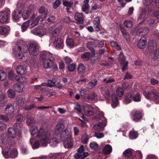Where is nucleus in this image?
Returning a JSON list of instances; mask_svg holds the SVG:
<instances>
[{"label":"nucleus","instance_id":"obj_1","mask_svg":"<svg viewBox=\"0 0 159 159\" xmlns=\"http://www.w3.org/2000/svg\"><path fill=\"white\" fill-rule=\"evenodd\" d=\"M30 132L32 135L37 134V137L41 139V144L42 146L47 145L51 137V133L49 131H45L43 126L38 129L35 126H31L30 128Z\"/></svg>","mask_w":159,"mask_h":159},{"label":"nucleus","instance_id":"obj_2","mask_svg":"<svg viewBox=\"0 0 159 159\" xmlns=\"http://www.w3.org/2000/svg\"><path fill=\"white\" fill-rule=\"evenodd\" d=\"M71 136V133L68 129L66 128L62 132L61 135V139L64 142L65 148H69L72 146Z\"/></svg>","mask_w":159,"mask_h":159},{"label":"nucleus","instance_id":"obj_3","mask_svg":"<svg viewBox=\"0 0 159 159\" xmlns=\"http://www.w3.org/2000/svg\"><path fill=\"white\" fill-rule=\"evenodd\" d=\"M143 93L145 97L147 98H153L155 100L157 103H159V93L156 90L152 89L150 90H146L143 91Z\"/></svg>","mask_w":159,"mask_h":159},{"label":"nucleus","instance_id":"obj_4","mask_svg":"<svg viewBox=\"0 0 159 159\" xmlns=\"http://www.w3.org/2000/svg\"><path fill=\"white\" fill-rule=\"evenodd\" d=\"M29 50L30 54L33 56L37 55L39 53L38 44L35 42L31 41L29 43Z\"/></svg>","mask_w":159,"mask_h":159},{"label":"nucleus","instance_id":"obj_5","mask_svg":"<svg viewBox=\"0 0 159 159\" xmlns=\"http://www.w3.org/2000/svg\"><path fill=\"white\" fill-rule=\"evenodd\" d=\"M10 13L9 11H0V23H6L10 19Z\"/></svg>","mask_w":159,"mask_h":159},{"label":"nucleus","instance_id":"obj_6","mask_svg":"<svg viewBox=\"0 0 159 159\" xmlns=\"http://www.w3.org/2000/svg\"><path fill=\"white\" fill-rule=\"evenodd\" d=\"M84 148L83 145H81L79 149L77 152L75 156V158L76 159H84L89 155L87 152H84Z\"/></svg>","mask_w":159,"mask_h":159},{"label":"nucleus","instance_id":"obj_7","mask_svg":"<svg viewBox=\"0 0 159 159\" xmlns=\"http://www.w3.org/2000/svg\"><path fill=\"white\" fill-rule=\"evenodd\" d=\"M31 33L34 35L41 37L47 33V30L44 28H36L31 31Z\"/></svg>","mask_w":159,"mask_h":159},{"label":"nucleus","instance_id":"obj_8","mask_svg":"<svg viewBox=\"0 0 159 159\" xmlns=\"http://www.w3.org/2000/svg\"><path fill=\"white\" fill-rule=\"evenodd\" d=\"M16 44L17 46L18 49L21 52L24 53L27 52L28 47L24 41L19 40L18 41Z\"/></svg>","mask_w":159,"mask_h":159},{"label":"nucleus","instance_id":"obj_9","mask_svg":"<svg viewBox=\"0 0 159 159\" xmlns=\"http://www.w3.org/2000/svg\"><path fill=\"white\" fill-rule=\"evenodd\" d=\"M0 139L1 142L3 145H7L11 144L10 139L6 134H1Z\"/></svg>","mask_w":159,"mask_h":159},{"label":"nucleus","instance_id":"obj_10","mask_svg":"<svg viewBox=\"0 0 159 159\" xmlns=\"http://www.w3.org/2000/svg\"><path fill=\"white\" fill-rule=\"evenodd\" d=\"M48 31L51 34L52 36L56 37L59 35L60 29L59 28H57L55 26L53 25L50 27L48 29Z\"/></svg>","mask_w":159,"mask_h":159},{"label":"nucleus","instance_id":"obj_11","mask_svg":"<svg viewBox=\"0 0 159 159\" xmlns=\"http://www.w3.org/2000/svg\"><path fill=\"white\" fill-rule=\"evenodd\" d=\"M53 44L54 47L57 49H62L63 47V41L60 38H57L55 39Z\"/></svg>","mask_w":159,"mask_h":159},{"label":"nucleus","instance_id":"obj_12","mask_svg":"<svg viewBox=\"0 0 159 159\" xmlns=\"http://www.w3.org/2000/svg\"><path fill=\"white\" fill-rule=\"evenodd\" d=\"M131 115L133 120L137 122L139 121L143 116V114L139 111H134Z\"/></svg>","mask_w":159,"mask_h":159},{"label":"nucleus","instance_id":"obj_13","mask_svg":"<svg viewBox=\"0 0 159 159\" xmlns=\"http://www.w3.org/2000/svg\"><path fill=\"white\" fill-rule=\"evenodd\" d=\"M16 70L18 74L24 75L27 72V66L25 64L20 65L16 68Z\"/></svg>","mask_w":159,"mask_h":159},{"label":"nucleus","instance_id":"obj_14","mask_svg":"<svg viewBox=\"0 0 159 159\" xmlns=\"http://www.w3.org/2000/svg\"><path fill=\"white\" fill-rule=\"evenodd\" d=\"M83 110L85 114L88 116L92 115L94 112L93 107L89 105L84 106L83 108Z\"/></svg>","mask_w":159,"mask_h":159},{"label":"nucleus","instance_id":"obj_15","mask_svg":"<svg viewBox=\"0 0 159 159\" xmlns=\"http://www.w3.org/2000/svg\"><path fill=\"white\" fill-rule=\"evenodd\" d=\"M64 127L63 122L62 120L59 121L57 124L55 130V133L57 134H59Z\"/></svg>","mask_w":159,"mask_h":159},{"label":"nucleus","instance_id":"obj_16","mask_svg":"<svg viewBox=\"0 0 159 159\" xmlns=\"http://www.w3.org/2000/svg\"><path fill=\"white\" fill-rule=\"evenodd\" d=\"M22 12L18 9H16L12 13V16L13 19L15 21L18 20L21 17Z\"/></svg>","mask_w":159,"mask_h":159},{"label":"nucleus","instance_id":"obj_17","mask_svg":"<svg viewBox=\"0 0 159 159\" xmlns=\"http://www.w3.org/2000/svg\"><path fill=\"white\" fill-rule=\"evenodd\" d=\"M53 61L49 58H46L43 60V65L45 69H49L52 65Z\"/></svg>","mask_w":159,"mask_h":159},{"label":"nucleus","instance_id":"obj_18","mask_svg":"<svg viewBox=\"0 0 159 159\" xmlns=\"http://www.w3.org/2000/svg\"><path fill=\"white\" fill-rule=\"evenodd\" d=\"M8 136L10 138L15 139L16 138V135H17L18 132L13 128L10 127L8 129Z\"/></svg>","mask_w":159,"mask_h":159},{"label":"nucleus","instance_id":"obj_19","mask_svg":"<svg viewBox=\"0 0 159 159\" xmlns=\"http://www.w3.org/2000/svg\"><path fill=\"white\" fill-rule=\"evenodd\" d=\"M75 18L78 24H82L84 22V17L81 13H76L75 15Z\"/></svg>","mask_w":159,"mask_h":159},{"label":"nucleus","instance_id":"obj_20","mask_svg":"<svg viewBox=\"0 0 159 159\" xmlns=\"http://www.w3.org/2000/svg\"><path fill=\"white\" fill-rule=\"evenodd\" d=\"M13 106L11 104L7 105L5 109V112L6 114L8 115H11L14 111Z\"/></svg>","mask_w":159,"mask_h":159},{"label":"nucleus","instance_id":"obj_21","mask_svg":"<svg viewBox=\"0 0 159 159\" xmlns=\"http://www.w3.org/2000/svg\"><path fill=\"white\" fill-rule=\"evenodd\" d=\"M100 23V18L99 17L97 16L95 17L93 21V24L95 30L97 31L100 30V29L99 26Z\"/></svg>","mask_w":159,"mask_h":159},{"label":"nucleus","instance_id":"obj_22","mask_svg":"<svg viewBox=\"0 0 159 159\" xmlns=\"http://www.w3.org/2000/svg\"><path fill=\"white\" fill-rule=\"evenodd\" d=\"M148 48L149 52H153L157 48V44L155 42L153 41H150L148 43Z\"/></svg>","mask_w":159,"mask_h":159},{"label":"nucleus","instance_id":"obj_23","mask_svg":"<svg viewBox=\"0 0 159 159\" xmlns=\"http://www.w3.org/2000/svg\"><path fill=\"white\" fill-rule=\"evenodd\" d=\"M44 19V18L42 17L41 16H38L34 21L32 22L30 25V28H32L34 27L38 24L39 20L42 21Z\"/></svg>","mask_w":159,"mask_h":159},{"label":"nucleus","instance_id":"obj_24","mask_svg":"<svg viewBox=\"0 0 159 159\" xmlns=\"http://www.w3.org/2000/svg\"><path fill=\"white\" fill-rule=\"evenodd\" d=\"M39 12L42 14L40 16L45 18L47 17V15L48 14V10L44 7H42L39 8Z\"/></svg>","mask_w":159,"mask_h":159},{"label":"nucleus","instance_id":"obj_25","mask_svg":"<svg viewBox=\"0 0 159 159\" xmlns=\"http://www.w3.org/2000/svg\"><path fill=\"white\" fill-rule=\"evenodd\" d=\"M147 42L144 37H142L138 43V46L140 48H144L146 46Z\"/></svg>","mask_w":159,"mask_h":159},{"label":"nucleus","instance_id":"obj_26","mask_svg":"<svg viewBox=\"0 0 159 159\" xmlns=\"http://www.w3.org/2000/svg\"><path fill=\"white\" fill-rule=\"evenodd\" d=\"M134 150L130 148H129L123 152V154L125 157H131L132 159L134 158L133 155Z\"/></svg>","mask_w":159,"mask_h":159},{"label":"nucleus","instance_id":"obj_27","mask_svg":"<svg viewBox=\"0 0 159 159\" xmlns=\"http://www.w3.org/2000/svg\"><path fill=\"white\" fill-rule=\"evenodd\" d=\"M32 11V10L31 8H28L27 10L24 11L22 15L23 18L25 20L28 18L31 14Z\"/></svg>","mask_w":159,"mask_h":159},{"label":"nucleus","instance_id":"obj_28","mask_svg":"<svg viewBox=\"0 0 159 159\" xmlns=\"http://www.w3.org/2000/svg\"><path fill=\"white\" fill-rule=\"evenodd\" d=\"M149 32V29L147 27H145L143 28H142L139 29L137 33V34H139L141 35L144 36L147 35Z\"/></svg>","mask_w":159,"mask_h":159},{"label":"nucleus","instance_id":"obj_29","mask_svg":"<svg viewBox=\"0 0 159 159\" xmlns=\"http://www.w3.org/2000/svg\"><path fill=\"white\" fill-rule=\"evenodd\" d=\"M101 88L102 92L104 94L105 97L107 99H109L110 97V95L107 87L105 86H103L102 87H101Z\"/></svg>","mask_w":159,"mask_h":159},{"label":"nucleus","instance_id":"obj_30","mask_svg":"<svg viewBox=\"0 0 159 159\" xmlns=\"http://www.w3.org/2000/svg\"><path fill=\"white\" fill-rule=\"evenodd\" d=\"M10 29L8 27L0 26V34H6L10 31Z\"/></svg>","mask_w":159,"mask_h":159},{"label":"nucleus","instance_id":"obj_31","mask_svg":"<svg viewBox=\"0 0 159 159\" xmlns=\"http://www.w3.org/2000/svg\"><path fill=\"white\" fill-rule=\"evenodd\" d=\"M106 125L105 123H100L98 124L94 125V129L97 131H100L103 130V128Z\"/></svg>","mask_w":159,"mask_h":159},{"label":"nucleus","instance_id":"obj_32","mask_svg":"<svg viewBox=\"0 0 159 159\" xmlns=\"http://www.w3.org/2000/svg\"><path fill=\"white\" fill-rule=\"evenodd\" d=\"M18 153L17 149H11L10 152V158H15L17 156Z\"/></svg>","mask_w":159,"mask_h":159},{"label":"nucleus","instance_id":"obj_33","mask_svg":"<svg viewBox=\"0 0 159 159\" xmlns=\"http://www.w3.org/2000/svg\"><path fill=\"white\" fill-rule=\"evenodd\" d=\"M112 105L113 108L115 107L119 103L118 98L115 94H112Z\"/></svg>","mask_w":159,"mask_h":159},{"label":"nucleus","instance_id":"obj_34","mask_svg":"<svg viewBox=\"0 0 159 159\" xmlns=\"http://www.w3.org/2000/svg\"><path fill=\"white\" fill-rule=\"evenodd\" d=\"M10 148H5L2 151V153L3 156L6 158H10Z\"/></svg>","mask_w":159,"mask_h":159},{"label":"nucleus","instance_id":"obj_35","mask_svg":"<svg viewBox=\"0 0 159 159\" xmlns=\"http://www.w3.org/2000/svg\"><path fill=\"white\" fill-rule=\"evenodd\" d=\"M112 148L111 145L109 144L106 145L103 150V152L106 154L110 153L112 152Z\"/></svg>","mask_w":159,"mask_h":159},{"label":"nucleus","instance_id":"obj_36","mask_svg":"<svg viewBox=\"0 0 159 159\" xmlns=\"http://www.w3.org/2000/svg\"><path fill=\"white\" fill-rule=\"evenodd\" d=\"M77 70V71L79 74H82L84 72L85 68L82 64L80 63L78 65Z\"/></svg>","mask_w":159,"mask_h":159},{"label":"nucleus","instance_id":"obj_37","mask_svg":"<svg viewBox=\"0 0 159 159\" xmlns=\"http://www.w3.org/2000/svg\"><path fill=\"white\" fill-rule=\"evenodd\" d=\"M132 99V94L131 93H128L125 95L124 102L126 103H129L131 102Z\"/></svg>","mask_w":159,"mask_h":159},{"label":"nucleus","instance_id":"obj_38","mask_svg":"<svg viewBox=\"0 0 159 159\" xmlns=\"http://www.w3.org/2000/svg\"><path fill=\"white\" fill-rule=\"evenodd\" d=\"M57 79L53 78L52 80H48V87H52L56 86V84H58V83H57Z\"/></svg>","mask_w":159,"mask_h":159},{"label":"nucleus","instance_id":"obj_39","mask_svg":"<svg viewBox=\"0 0 159 159\" xmlns=\"http://www.w3.org/2000/svg\"><path fill=\"white\" fill-rule=\"evenodd\" d=\"M33 140V139H31L30 140V143L31 144L32 148L33 149H35L39 148V147L40 145L42 146L41 144V140L40 141V143L39 140L36 141L34 142V144L32 145V143Z\"/></svg>","mask_w":159,"mask_h":159},{"label":"nucleus","instance_id":"obj_40","mask_svg":"<svg viewBox=\"0 0 159 159\" xmlns=\"http://www.w3.org/2000/svg\"><path fill=\"white\" fill-rule=\"evenodd\" d=\"M14 129L17 131L18 132L17 136L19 137L21 135V129L20 125L17 123H16L14 125Z\"/></svg>","mask_w":159,"mask_h":159},{"label":"nucleus","instance_id":"obj_41","mask_svg":"<svg viewBox=\"0 0 159 159\" xmlns=\"http://www.w3.org/2000/svg\"><path fill=\"white\" fill-rule=\"evenodd\" d=\"M30 20H28V21L25 22L21 25L22 31V32L25 31L28 28V27L29 25L30 22Z\"/></svg>","mask_w":159,"mask_h":159},{"label":"nucleus","instance_id":"obj_42","mask_svg":"<svg viewBox=\"0 0 159 159\" xmlns=\"http://www.w3.org/2000/svg\"><path fill=\"white\" fill-rule=\"evenodd\" d=\"M147 23L150 27H155L157 26V23L153 19L148 20L147 21Z\"/></svg>","mask_w":159,"mask_h":159},{"label":"nucleus","instance_id":"obj_43","mask_svg":"<svg viewBox=\"0 0 159 159\" xmlns=\"http://www.w3.org/2000/svg\"><path fill=\"white\" fill-rule=\"evenodd\" d=\"M152 53V58L153 59H157L159 58V48L153 51Z\"/></svg>","mask_w":159,"mask_h":159},{"label":"nucleus","instance_id":"obj_44","mask_svg":"<svg viewBox=\"0 0 159 159\" xmlns=\"http://www.w3.org/2000/svg\"><path fill=\"white\" fill-rule=\"evenodd\" d=\"M94 43L93 42H89L87 43V47L90 50L93 51V54H94L95 51L93 49V47H96V46L94 45Z\"/></svg>","mask_w":159,"mask_h":159},{"label":"nucleus","instance_id":"obj_45","mask_svg":"<svg viewBox=\"0 0 159 159\" xmlns=\"http://www.w3.org/2000/svg\"><path fill=\"white\" fill-rule=\"evenodd\" d=\"M66 43V45L70 48H73L74 46L73 41L71 39H67Z\"/></svg>","mask_w":159,"mask_h":159},{"label":"nucleus","instance_id":"obj_46","mask_svg":"<svg viewBox=\"0 0 159 159\" xmlns=\"http://www.w3.org/2000/svg\"><path fill=\"white\" fill-rule=\"evenodd\" d=\"M7 75L4 71L0 70V80L3 81L6 78Z\"/></svg>","mask_w":159,"mask_h":159},{"label":"nucleus","instance_id":"obj_47","mask_svg":"<svg viewBox=\"0 0 159 159\" xmlns=\"http://www.w3.org/2000/svg\"><path fill=\"white\" fill-rule=\"evenodd\" d=\"M125 26L127 28H130L133 26V22L130 20H127L124 22Z\"/></svg>","mask_w":159,"mask_h":159},{"label":"nucleus","instance_id":"obj_48","mask_svg":"<svg viewBox=\"0 0 159 159\" xmlns=\"http://www.w3.org/2000/svg\"><path fill=\"white\" fill-rule=\"evenodd\" d=\"M103 81L105 82L106 84H110L115 81L114 79L111 78L110 77H107L103 80Z\"/></svg>","mask_w":159,"mask_h":159},{"label":"nucleus","instance_id":"obj_49","mask_svg":"<svg viewBox=\"0 0 159 159\" xmlns=\"http://www.w3.org/2000/svg\"><path fill=\"white\" fill-rule=\"evenodd\" d=\"M58 143V141L56 138H53L51 139L49 142L50 145L52 146H55Z\"/></svg>","mask_w":159,"mask_h":159},{"label":"nucleus","instance_id":"obj_50","mask_svg":"<svg viewBox=\"0 0 159 159\" xmlns=\"http://www.w3.org/2000/svg\"><path fill=\"white\" fill-rule=\"evenodd\" d=\"M125 60V59L123 53L122 52H120L118 58V61L123 64L124 63Z\"/></svg>","mask_w":159,"mask_h":159},{"label":"nucleus","instance_id":"obj_51","mask_svg":"<svg viewBox=\"0 0 159 159\" xmlns=\"http://www.w3.org/2000/svg\"><path fill=\"white\" fill-rule=\"evenodd\" d=\"M129 136L131 139H136L138 137V134L136 132L132 130L129 133Z\"/></svg>","mask_w":159,"mask_h":159},{"label":"nucleus","instance_id":"obj_52","mask_svg":"<svg viewBox=\"0 0 159 159\" xmlns=\"http://www.w3.org/2000/svg\"><path fill=\"white\" fill-rule=\"evenodd\" d=\"M116 92L118 96L120 97L122 96L124 93L123 89L120 87H118L117 89Z\"/></svg>","mask_w":159,"mask_h":159},{"label":"nucleus","instance_id":"obj_53","mask_svg":"<svg viewBox=\"0 0 159 159\" xmlns=\"http://www.w3.org/2000/svg\"><path fill=\"white\" fill-rule=\"evenodd\" d=\"M13 87L15 90L18 92H21L23 90V89L21 86L18 84H14L13 85Z\"/></svg>","mask_w":159,"mask_h":159},{"label":"nucleus","instance_id":"obj_54","mask_svg":"<svg viewBox=\"0 0 159 159\" xmlns=\"http://www.w3.org/2000/svg\"><path fill=\"white\" fill-rule=\"evenodd\" d=\"M8 96L11 98H13L15 96V93L14 91L12 89L8 90L7 92Z\"/></svg>","mask_w":159,"mask_h":159},{"label":"nucleus","instance_id":"obj_55","mask_svg":"<svg viewBox=\"0 0 159 159\" xmlns=\"http://www.w3.org/2000/svg\"><path fill=\"white\" fill-rule=\"evenodd\" d=\"M111 45L115 47V48L116 50H119L120 49V47L115 41H112L110 43Z\"/></svg>","mask_w":159,"mask_h":159},{"label":"nucleus","instance_id":"obj_56","mask_svg":"<svg viewBox=\"0 0 159 159\" xmlns=\"http://www.w3.org/2000/svg\"><path fill=\"white\" fill-rule=\"evenodd\" d=\"M35 122L34 119L32 118L29 117L28 118L26 121V123L27 125H31L34 124Z\"/></svg>","mask_w":159,"mask_h":159},{"label":"nucleus","instance_id":"obj_57","mask_svg":"<svg viewBox=\"0 0 159 159\" xmlns=\"http://www.w3.org/2000/svg\"><path fill=\"white\" fill-rule=\"evenodd\" d=\"M146 15V13L145 11L144 10H143L140 13L139 18V20H143L145 17Z\"/></svg>","mask_w":159,"mask_h":159},{"label":"nucleus","instance_id":"obj_58","mask_svg":"<svg viewBox=\"0 0 159 159\" xmlns=\"http://www.w3.org/2000/svg\"><path fill=\"white\" fill-rule=\"evenodd\" d=\"M133 100L135 102H139L141 100V97L140 95L137 93L135 94L133 97Z\"/></svg>","mask_w":159,"mask_h":159},{"label":"nucleus","instance_id":"obj_59","mask_svg":"<svg viewBox=\"0 0 159 159\" xmlns=\"http://www.w3.org/2000/svg\"><path fill=\"white\" fill-rule=\"evenodd\" d=\"M59 155L58 153H50L48 155V158L49 159H56Z\"/></svg>","mask_w":159,"mask_h":159},{"label":"nucleus","instance_id":"obj_60","mask_svg":"<svg viewBox=\"0 0 159 159\" xmlns=\"http://www.w3.org/2000/svg\"><path fill=\"white\" fill-rule=\"evenodd\" d=\"M97 84V81L96 80H94L93 82H90L88 86L89 89H91L94 87Z\"/></svg>","mask_w":159,"mask_h":159},{"label":"nucleus","instance_id":"obj_61","mask_svg":"<svg viewBox=\"0 0 159 159\" xmlns=\"http://www.w3.org/2000/svg\"><path fill=\"white\" fill-rule=\"evenodd\" d=\"M96 97V95L94 93H92L87 98V99L88 101H91L94 100Z\"/></svg>","mask_w":159,"mask_h":159},{"label":"nucleus","instance_id":"obj_62","mask_svg":"<svg viewBox=\"0 0 159 159\" xmlns=\"http://www.w3.org/2000/svg\"><path fill=\"white\" fill-rule=\"evenodd\" d=\"M13 53L15 55V57L18 59H21L22 57V55L21 53L20 52H17L14 51Z\"/></svg>","mask_w":159,"mask_h":159},{"label":"nucleus","instance_id":"obj_63","mask_svg":"<svg viewBox=\"0 0 159 159\" xmlns=\"http://www.w3.org/2000/svg\"><path fill=\"white\" fill-rule=\"evenodd\" d=\"M63 3L64 6L70 8L71 6L73 4V1L70 2L67 1H64L63 2Z\"/></svg>","mask_w":159,"mask_h":159},{"label":"nucleus","instance_id":"obj_64","mask_svg":"<svg viewBox=\"0 0 159 159\" xmlns=\"http://www.w3.org/2000/svg\"><path fill=\"white\" fill-rule=\"evenodd\" d=\"M75 64L74 63H72L69 65L68 66V69L70 71H73L75 68Z\"/></svg>","mask_w":159,"mask_h":159}]
</instances>
